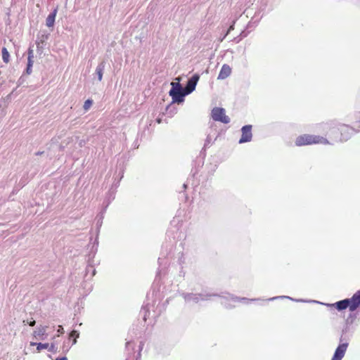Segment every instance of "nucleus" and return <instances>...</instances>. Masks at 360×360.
I'll return each mask as SVG.
<instances>
[{
  "instance_id": "nucleus-1",
  "label": "nucleus",
  "mask_w": 360,
  "mask_h": 360,
  "mask_svg": "<svg viewBox=\"0 0 360 360\" xmlns=\"http://www.w3.org/2000/svg\"><path fill=\"white\" fill-rule=\"evenodd\" d=\"M177 82H172V88L169 90V94L172 96V102L180 103L184 101V97L187 96V93L179 83L180 79L179 78H176Z\"/></svg>"
},
{
  "instance_id": "nucleus-2",
  "label": "nucleus",
  "mask_w": 360,
  "mask_h": 360,
  "mask_svg": "<svg viewBox=\"0 0 360 360\" xmlns=\"http://www.w3.org/2000/svg\"><path fill=\"white\" fill-rule=\"evenodd\" d=\"M312 143L328 144L329 142L324 137L309 134H304L300 136L296 139L295 141V144L298 146L310 145Z\"/></svg>"
},
{
  "instance_id": "nucleus-3",
  "label": "nucleus",
  "mask_w": 360,
  "mask_h": 360,
  "mask_svg": "<svg viewBox=\"0 0 360 360\" xmlns=\"http://www.w3.org/2000/svg\"><path fill=\"white\" fill-rule=\"evenodd\" d=\"M352 129L347 125H340L338 129L333 128L330 130V135L335 141H346L352 134Z\"/></svg>"
},
{
  "instance_id": "nucleus-4",
  "label": "nucleus",
  "mask_w": 360,
  "mask_h": 360,
  "mask_svg": "<svg viewBox=\"0 0 360 360\" xmlns=\"http://www.w3.org/2000/svg\"><path fill=\"white\" fill-rule=\"evenodd\" d=\"M186 302H193L198 303L200 300H207L210 297L218 296L217 294H193V293H184L183 294Z\"/></svg>"
},
{
  "instance_id": "nucleus-5",
  "label": "nucleus",
  "mask_w": 360,
  "mask_h": 360,
  "mask_svg": "<svg viewBox=\"0 0 360 360\" xmlns=\"http://www.w3.org/2000/svg\"><path fill=\"white\" fill-rule=\"evenodd\" d=\"M212 117L214 121L221 122L224 124L230 122V118L226 115L225 110L222 108H214L212 110Z\"/></svg>"
},
{
  "instance_id": "nucleus-6",
  "label": "nucleus",
  "mask_w": 360,
  "mask_h": 360,
  "mask_svg": "<svg viewBox=\"0 0 360 360\" xmlns=\"http://www.w3.org/2000/svg\"><path fill=\"white\" fill-rule=\"evenodd\" d=\"M242 136L239 140V143L249 142L252 140V125H245L241 129Z\"/></svg>"
},
{
  "instance_id": "nucleus-7",
  "label": "nucleus",
  "mask_w": 360,
  "mask_h": 360,
  "mask_svg": "<svg viewBox=\"0 0 360 360\" xmlns=\"http://www.w3.org/2000/svg\"><path fill=\"white\" fill-rule=\"evenodd\" d=\"M199 79L200 75L198 74H195L188 80L185 88H184L188 95L195 89Z\"/></svg>"
},
{
  "instance_id": "nucleus-8",
  "label": "nucleus",
  "mask_w": 360,
  "mask_h": 360,
  "mask_svg": "<svg viewBox=\"0 0 360 360\" xmlns=\"http://www.w3.org/2000/svg\"><path fill=\"white\" fill-rule=\"evenodd\" d=\"M347 347V342L340 344L336 348L331 360H342L346 353Z\"/></svg>"
},
{
  "instance_id": "nucleus-9",
  "label": "nucleus",
  "mask_w": 360,
  "mask_h": 360,
  "mask_svg": "<svg viewBox=\"0 0 360 360\" xmlns=\"http://www.w3.org/2000/svg\"><path fill=\"white\" fill-rule=\"evenodd\" d=\"M221 303L224 304L226 308H231L234 307V305L228 302V301H231L233 302H238L239 300H246L247 299L245 297L238 298L237 297H233V295H228L227 297L222 296Z\"/></svg>"
},
{
  "instance_id": "nucleus-10",
  "label": "nucleus",
  "mask_w": 360,
  "mask_h": 360,
  "mask_svg": "<svg viewBox=\"0 0 360 360\" xmlns=\"http://www.w3.org/2000/svg\"><path fill=\"white\" fill-rule=\"evenodd\" d=\"M349 302L350 303V311H355L360 306V290L349 299Z\"/></svg>"
},
{
  "instance_id": "nucleus-11",
  "label": "nucleus",
  "mask_w": 360,
  "mask_h": 360,
  "mask_svg": "<svg viewBox=\"0 0 360 360\" xmlns=\"http://www.w3.org/2000/svg\"><path fill=\"white\" fill-rule=\"evenodd\" d=\"M48 326H40L37 327L34 331V338H39L41 340H44L45 338L47 337L46 330Z\"/></svg>"
},
{
  "instance_id": "nucleus-12",
  "label": "nucleus",
  "mask_w": 360,
  "mask_h": 360,
  "mask_svg": "<svg viewBox=\"0 0 360 360\" xmlns=\"http://www.w3.org/2000/svg\"><path fill=\"white\" fill-rule=\"evenodd\" d=\"M231 73V68L229 65L224 64L222 65L221 70L219 73L218 79H224L227 78Z\"/></svg>"
},
{
  "instance_id": "nucleus-13",
  "label": "nucleus",
  "mask_w": 360,
  "mask_h": 360,
  "mask_svg": "<svg viewBox=\"0 0 360 360\" xmlns=\"http://www.w3.org/2000/svg\"><path fill=\"white\" fill-rule=\"evenodd\" d=\"M58 12V7L53 9V11L49 13L46 19V25L48 27H53L55 22L56 16Z\"/></svg>"
},
{
  "instance_id": "nucleus-14",
  "label": "nucleus",
  "mask_w": 360,
  "mask_h": 360,
  "mask_svg": "<svg viewBox=\"0 0 360 360\" xmlns=\"http://www.w3.org/2000/svg\"><path fill=\"white\" fill-rule=\"evenodd\" d=\"M332 305L335 306L338 311H342L343 309H347V307H349V309H350V303L349 302V299H345L338 301Z\"/></svg>"
},
{
  "instance_id": "nucleus-15",
  "label": "nucleus",
  "mask_w": 360,
  "mask_h": 360,
  "mask_svg": "<svg viewBox=\"0 0 360 360\" xmlns=\"http://www.w3.org/2000/svg\"><path fill=\"white\" fill-rule=\"evenodd\" d=\"M105 67V60L101 61L96 68V74L98 77V81H101L103 78V70Z\"/></svg>"
},
{
  "instance_id": "nucleus-16",
  "label": "nucleus",
  "mask_w": 360,
  "mask_h": 360,
  "mask_svg": "<svg viewBox=\"0 0 360 360\" xmlns=\"http://www.w3.org/2000/svg\"><path fill=\"white\" fill-rule=\"evenodd\" d=\"M2 59L4 63H8L9 62L10 54L6 48L4 47L1 50Z\"/></svg>"
},
{
  "instance_id": "nucleus-17",
  "label": "nucleus",
  "mask_w": 360,
  "mask_h": 360,
  "mask_svg": "<svg viewBox=\"0 0 360 360\" xmlns=\"http://www.w3.org/2000/svg\"><path fill=\"white\" fill-rule=\"evenodd\" d=\"M31 345H37V349L39 352L42 349H47L49 347L48 343H36V342H31Z\"/></svg>"
},
{
  "instance_id": "nucleus-18",
  "label": "nucleus",
  "mask_w": 360,
  "mask_h": 360,
  "mask_svg": "<svg viewBox=\"0 0 360 360\" xmlns=\"http://www.w3.org/2000/svg\"><path fill=\"white\" fill-rule=\"evenodd\" d=\"M79 336V333L78 331L77 330H72L70 333V336H69V339L71 338H73L74 340L72 341V345L76 344L77 342V338H78Z\"/></svg>"
},
{
  "instance_id": "nucleus-19",
  "label": "nucleus",
  "mask_w": 360,
  "mask_h": 360,
  "mask_svg": "<svg viewBox=\"0 0 360 360\" xmlns=\"http://www.w3.org/2000/svg\"><path fill=\"white\" fill-rule=\"evenodd\" d=\"M72 345L70 344V340L65 341L63 344L62 349L63 353H67L70 349Z\"/></svg>"
},
{
  "instance_id": "nucleus-20",
  "label": "nucleus",
  "mask_w": 360,
  "mask_h": 360,
  "mask_svg": "<svg viewBox=\"0 0 360 360\" xmlns=\"http://www.w3.org/2000/svg\"><path fill=\"white\" fill-rule=\"evenodd\" d=\"M49 352L53 353H56L58 351V347L55 343H52L51 345H49V347L47 348Z\"/></svg>"
},
{
  "instance_id": "nucleus-21",
  "label": "nucleus",
  "mask_w": 360,
  "mask_h": 360,
  "mask_svg": "<svg viewBox=\"0 0 360 360\" xmlns=\"http://www.w3.org/2000/svg\"><path fill=\"white\" fill-rule=\"evenodd\" d=\"M92 103H93V102H92V101H91V100H89V99L86 100V101L84 102V106H83L84 109L86 111V110H88L91 108V105H92Z\"/></svg>"
},
{
  "instance_id": "nucleus-22",
  "label": "nucleus",
  "mask_w": 360,
  "mask_h": 360,
  "mask_svg": "<svg viewBox=\"0 0 360 360\" xmlns=\"http://www.w3.org/2000/svg\"><path fill=\"white\" fill-rule=\"evenodd\" d=\"M212 141V138L210 135H207V139L205 143V147H207Z\"/></svg>"
},
{
  "instance_id": "nucleus-23",
  "label": "nucleus",
  "mask_w": 360,
  "mask_h": 360,
  "mask_svg": "<svg viewBox=\"0 0 360 360\" xmlns=\"http://www.w3.org/2000/svg\"><path fill=\"white\" fill-rule=\"evenodd\" d=\"M28 58H34V52L31 48L28 49Z\"/></svg>"
},
{
  "instance_id": "nucleus-24",
  "label": "nucleus",
  "mask_w": 360,
  "mask_h": 360,
  "mask_svg": "<svg viewBox=\"0 0 360 360\" xmlns=\"http://www.w3.org/2000/svg\"><path fill=\"white\" fill-rule=\"evenodd\" d=\"M33 58H27V65H29V66H33V63H34Z\"/></svg>"
},
{
  "instance_id": "nucleus-25",
  "label": "nucleus",
  "mask_w": 360,
  "mask_h": 360,
  "mask_svg": "<svg viewBox=\"0 0 360 360\" xmlns=\"http://www.w3.org/2000/svg\"><path fill=\"white\" fill-rule=\"evenodd\" d=\"M278 298H288V299H291L290 297H288V296H280V297H275L270 298L269 300H274L278 299Z\"/></svg>"
},
{
  "instance_id": "nucleus-26",
  "label": "nucleus",
  "mask_w": 360,
  "mask_h": 360,
  "mask_svg": "<svg viewBox=\"0 0 360 360\" xmlns=\"http://www.w3.org/2000/svg\"><path fill=\"white\" fill-rule=\"evenodd\" d=\"M32 66H29V65H27V69H26V72L28 75L31 74V72H32Z\"/></svg>"
},
{
  "instance_id": "nucleus-27",
  "label": "nucleus",
  "mask_w": 360,
  "mask_h": 360,
  "mask_svg": "<svg viewBox=\"0 0 360 360\" xmlns=\"http://www.w3.org/2000/svg\"><path fill=\"white\" fill-rule=\"evenodd\" d=\"M58 333L60 334H63L64 333V329L62 326H58Z\"/></svg>"
},
{
  "instance_id": "nucleus-28",
  "label": "nucleus",
  "mask_w": 360,
  "mask_h": 360,
  "mask_svg": "<svg viewBox=\"0 0 360 360\" xmlns=\"http://www.w3.org/2000/svg\"><path fill=\"white\" fill-rule=\"evenodd\" d=\"M30 326H34L36 323V321L34 320L31 321L28 323Z\"/></svg>"
},
{
  "instance_id": "nucleus-29",
  "label": "nucleus",
  "mask_w": 360,
  "mask_h": 360,
  "mask_svg": "<svg viewBox=\"0 0 360 360\" xmlns=\"http://www.w3.org/2000/svg\"><path fill=\"white\" fill-rule=\"evenodd\" d=\"M56 360H68V359L65 356H63V357H61V358H58Z\"/></svg>"
},
{
  "instance_id": "nucleus-30",
  "label": "nucleus",
  "mask_w": 360,
  "mask_h": 360,
  "mask_svg": "<svg viewBox=\"0 0 360 360\" xmlns=\"http://www.w3.org/2000/svg\"><path fill=\"white\" fill-rule=\"evenodd\" d=\"M233 30V25L230 26V27L228 30L227 34L231 32V30Z\"/></svg>"
},
{
  "instance_id": "nucleus-31",
  "label": "nucleus",
  "mask_w": 360,
  "mask_h": 360,
  "mask_svg": "<svg viewBox=\"0 0 360 360\" xmlns=\"http://www.w3.org/2000/svg\"><path fill=\"white\" fill-rule=\"evenodd\" d=\"M143 319L145 321L146 320V311H145V314H144V316H143Z\"/></svg>"
},
{
  "instance_id": "nucleus-32",
  "label": "nucleus",
  "mask_w": 360,
  "mask_h": 360,
  "mask_svg": "<svg viewBox=\"0 0 360 360\" xmlns=\"http://www.w3.org/2000/svg\"><path fill=\"white\" fill-rule=\"evenodd\" d=\"M143 311L145 312L146 311V310L145 309V308H143L142 310H141V312H143Z\"/></svg>"
},
{
  "instance_id": "nucleus-33",
  "label": "nucleus",
  "mask_w": 360,
  "mask_h": 360,
  "mask_svg": "<svg viewBox=\"0 0 360 360\" xmlns=\"http://www.w3.org/2000/svg\"><path fill=\"white\" fill-rule=\"evenodd\" d=\"M42 153H43V152H41H41H38V153H37V155H40V154H42Z\"/></svg>"
},
{
  "instance_id": "nucleus-34",
  "label": "nucleus",
  "mask_w": 360,
  "mask_h": 360,
  "mask_svg": "<svg viewBox=\"0 0 360 360\" xmlns=\"http://www.w3.org/2000/svg\"><path fill=\"white\" fill-rule=\"evenodd\" d=\"M184 188H186V184H184Z\"/></svg>"
}]
</instances>
